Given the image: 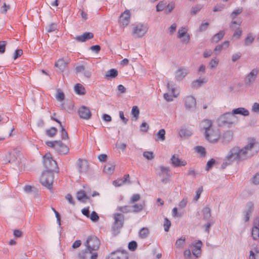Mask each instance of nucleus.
<instances>
[{"instance_id": "1", "label": "nucleus", "mask_w": 259, "mask_h": 259, "mask_svg": "<svg viewBox=\"0 0 259 259\" xmlns=\"http://www.w3.org/2000/svg\"><path fill=\"white\" fill-rule=\"evenodd\" d=\"M257 143L253 139H251L248 143L242 148L235 147L230 151L225 159V163L230 164L236 161L240 162L255 155L258 151Z\"/></svg>"}, {"instance_id": "2", "label": "nucleus", "mask_w": 259, "mask_h": 259, "mask_svg": "<svg viewBox=\"0 0 259 259\" xmlns=\"http://www.w3.org/2000/svg\"><path fill=\"white\" fill-rule=\"evenodd\" d=\"M155 171L156 175L161 178V181L163 183L166 184L170 181L171 172L168 167L159 166L155 168Z\"/></svg>"}, {"instance_id": "3", "label": "nucleus", "mask_w": 259, "mask_h": 259, "mask_svg": "<svg viewBox=\"0 0 259 259\" xmlns=\"http://www.w3.org/2000/svg\"><path fill=\"white\" fill-rule=\"evenodd\" d=\"M148 30L147 24L139 23L133 25L132 35L136 38H140L146 34Z\"/></svg>"}, {"instance_id": "4", "label": "nucleus", "mask_w": 259, "mask_h": 259, "mask_svg": "<svg viewBox=\"0 0 259 259\" xmlns=\"http://www.w3.org/2000/svg\"><path fill=\"white\" fill-rule=\"evenodd\" d=\"M54 179V175L53 172L46 171L42 174L40 182L43 186L46 187L49 190H51Z\"/></svg>"}, {"instance_id": "5", "label": "nucleus", "mask_w": 259, "mask_h": 259, "mask_svg": "<svg viewBox=\"0 0 259 259\" xmlns=\"http://www.w3.org/2000/svg\"><path fill=\"white\" fill-rule=\"evenodd\" d=\"M21 157L20 151L17 149H14L5 156L3 161L5 163L12 162L17 164L19 162V159H20Z\"/></svg>"}, {"instance_id": "6", "label": "nucleus", "mask_w": 259, "mask_h": 259, "mask_svg": "<svg viewBox=\"0 0 259 259\" xmlns=\"http://www.w3.org/2000/svg\"><path fill=\"white\" fill-rule=\"evenodd\" d=\"M100 245L99 239L95 236L89 237L86 242V246L90 253L93 251H97L99 249Z\"/></svg>"}, {"instance_id": "7", "label": "nucleus", "mask_w": 259, "mask_h": 259, "mask_svg": "<svg viewBox=\"0 0 259 259\" xmlns=\"http://www.w3.org/2000/svg\"><path fill=\"white\" fill-rule=\"evenodd\" d=\"M44 164L47 169V171L52 172L58 168L56 161L52 158L50 153H47L44 156Z\"/></svg>"}, {"instance_id": "8", "label": "nucleus", "mask_w": 259, "mask_h": 259, "mask_svg": "<svg viewBox=\"0 0 259 259\" xmlns=\"http://www.w3.org/2000/svg\"><path fill=\"white\" fill-rule=\"evenodd\" d=\"M220 123L232 125L236 121V117L232 112H227L222 115L218 119Z\"/></svg>"}, {"instance_id": "9", "label": "nucleus", "mask_w": 259, "mask_h": 259, "mask_svg": "<svg viewBox=\"0 0 259 259\" xmlns=\"http://www.w3.org/2000/svg\"><path fill=\"white\" fill-rule=\"evenodd\" d=\"M184 105L186 110L193 112L196 108V100L193 96H187L184 98Z\"/></svg>"}, {"instance_id": "10", "label": "nucleus", "mask_w": 259, "mask_h": 259, "mask_svg": "<svg viewBox=\"0 0 259 259\" xmlns=\"http://www.w3.org/2000/svg\"><path fill=\"white\" fill-rule=\"evenodd\" d=\"M113 218L114 222L112 226V230L113 233L116 234L118 232V230L123 226L124 217L121 213H115L113 215Z\"/></svg>"}, {"instance_id": "11", "label": "nucleus", "mask_w": 259, "mask_h": 259, "mask_svg": "<svg viewBox=\"0 0 259 259\" xmlns=\"http://www.w3.org/2000/svg\"><path fill=\"white\" fill-rule=\"evenodd\" d=\"M259 70L257 68L252 69L244 77V83L247 85L252 84L256 80Z\"/></svg>"}, {"instance_id": "12", "label": "nucleus", "mask_w": 259, "mask_h": 259, "mask_svg": "<svg viewBox=\"0 0 259 259\" xmlns=\"http://www.w3.org/2000/svg\"><path fill=\"white\" fill-rule=\"evenodd\" d=\"M202 246V243L201 241L198 240L190 244L189 248L192 251V254L195 257H198L201 255Z\"/></svg>"}, {"instance_id": "13", "label": "nucleus", "mask_w": 259, "mask_h": 259, "mask_svg": "<svg viewBox=\"0 0 259 259\" xmlns=\"http://www.w3.org/2000/svg\"><path fill=\"white\" fill-rule=\"evenodd\" d=\"M205 137L210 142H215L220 138V132L218 129L212 128L204 133Z\"/></svg>"}, {"instance_id": "14", "label": "nucleus", "mask_w": 259, "mask_h": 259, "mask_svg": "<svg viewBox=\"0 0 259 259\" xmlns=\"http://www.w3.org/2000/svg\"><path fill=\"white\" fill-rule=\"evenodd\" d=\"M177 37L181 39L182 43L187 44L190 42V36L185 27H182L178 30Z\"/></svg>"}, {"instance_id": "15", "label": "nucleus", "mask_w": 259, "mask_h": 259, "mask_svg": "<svg viewBox=\"0 0 259 259\" xmlns=\"http://www.w3.org/2000/svg\"><path fill=\"white\" fill-rule=\"evenodd\" d=\"M189 70L187 67L181 66L175 72V79L177 81H182L189 73Z\"/></svg>"}, {"instance_id": "16", "label": "nucleus", "mask_w": 259, "mask_h": 259, "mask_svg": "<svg viewBox=\"0 0 259 259\" xmlns=\"http://www.w3.org/2000/svg\"><path fill=\"white\" fill-rule=\"evenodd\" d=\"M76 73H81L83 76L87 78H90L92 75V72L90 69L87 68L83 65H80L76 66L75 68Z\"/></svg>"}, {"instance_id": "17", "label": "nucleus", "mask_w": 259, "mask_h": 259, "mask_svg": "<svg viewBox=\"0 0 259 259\" xmlns=\"http://www.w3.org/2000/svg\"><path fill=\"white\" fill-rule=\"evenodd\" d=\"M251 235L254 240L259 239V218L254 219L251 230Z\"/></svg>"}, {"instance_id": "18", "label": "nucleus", "mask_w": 259, "mask_h": 259, "mask_svg": "<svg viewBox=\"0 0 259 259\" xmlns=\"http://www.w3.org/2000/svg\"><path fill=\"white\" fill-rule=\"evenodd\" d=\"M131 12L128 10H126L122 13L120 16L119 22L123 26H126L130 21Z\"/></svg>"}, {"instance_id": "19", "label": "nucleus", "mask_w": 259, "mask_h": 259, "mask_svg": "<svg viewBox=\"0 0 259 259\" xmlns=\"http://www.w3.org/2000/svg\"><path fill=\"white\" fill-rule=\"evenodd\" d=\"M78 114L81 118L88 120L91 116V113L89 108L86 106H82L78 110Z\"/></svg>"}, {"instance_id": "20", "label": "nucleus", "mask_w": 259, "mask_h": 259, "mask_svg": "<svg viewBox=\"0 0 259 259\" xmlns=\"http://www.w3.org/2000/svg\"><path fill=\"white\" fill-rule=\"evenodd\" d=\"M171 164L175 167L185 166L187 164V161L180 159L178 156L174 155L170 158Z\"/></svg>"}, {"instance_id": "21", "label": "nucleus", "mask_w": 259, "mask_h": 259, "mask_svg": "<svg viewBox=\"0 0 259 259\" xmlns=\"http://www.w3.org/2000/svg\"><path fill=\"white\" fill-rule=\"evenodd\" d=\"M200 130L204 132L205 133L207 131H209L212 127V121L209 119H204L200 123Z\"/></svg>"}, {"instance_id": "22", "label": "nucleus", "mask_w": 259, "mask_h": 259, "mask_svg": "<svg viewBox=\"0 0 259 259\" xmlns=\"http://www.w3.org/2000/svg\"><path fill=\"white\" fill-rule=\"evenodd\" d=\"M77 168L80 173H85L88 169V162L85 160L79 159L77 161Z\"/></svg>"}, {"instance_id": "23", "label": "nucleus", "mask_w": 259, "mask_h": 259, "mask_svg": "<svg viewBox=\"0 0 259 259\" xmlns=\"http://www.w3.org/2000/svg\"><path fill=\"white\" fill-rule=\"evenodd\" d=\"M94 37V35L91 32H85L80 35L76 36L75 39L79 42H84L87 40L92 38Z\"/></svg>"}, {"instance_id": "24", "label": "nucleus", "mask_w": 259, "mask_h": 259, "mask_svg": "<svg viewBox=\"0 0 259 259\" xmlns=\"http://www.w3.org/2000/svg\"><path fill=\"white\" fill-rule=\"evenodd\" d=\"M69 62L65 61L63 58L59 59L55 63V66L59 68L61 72H63Z\"/></svg>"}, {"instance_id": "25", "label": "nucleus", "mask_w": 259, "mask_h": 259, "mask_svg": "<svg viewBox=\"0 0 259 259\" xmlns=\"http://www.w3.org/2000/svg\"><path fill=\"white\" fill-rule=\"evenodd\" d=\"M167 88L168 91L170 92L172 95L173 97L177 98L180 94V89L174 87L171 82H168L167 84Z\"/></svg>"}, {"instance_id": "26", "label": "nucleus", "mask_w": 259, "mask_h": 259, "mask_svg": "<svg viewBox=\"0 0 259 259\" xmlns=\"http://www.w3.org/2000/svg\"><path fill=\"white\" fill-rule=\"evenodd\" d=\"M89 192L84 190H80L76 193V198L78 201L81 202H85L89 199L87 195Z\"/></svg>"}, {"instance_id": "27", "label": "nucleus", "mask_w": 259, "mask_h": 259, "mask_svg": "<svg viewBox=\"0 0 259 259\" xmlns=\"http://www.w3.org/2000/svg\"><path fill=\"white\" fill-rule=\"evenodd\" d=\"M232 113L234 114H240L244 116H247L249 115V111L243 107H239L234 109L232 110Z\"/></svg>"}, {"instance_id": "28", "label": "nucleus", "mask_w": 259, "mask_h": 259, "mask_svg": "<svg viewBox=\"0 0 259 259\" xmlns=\"http://www.w3.org/2000/svg\"><path fill=\"white\" fill-rule=\"evenodd\" d=\"M206 81L207 80L205 78H199L192 81L191 83V87L195 89L198 88L205 83Z\"/></svg>"}, {"instance_id": "29", "label": "nucleus", "mask_w": 259, "mask_h": 259, "mask_svg": "<svg viewBox=\"0 0 259 259\" xmlns=\"http://www.w3.org/2000/svg\"><path fill=\"white\" fill-rule=\"evenodd\" d=\"M59 146L56 149V151L61 154H66L69 152L68 147L63 144L61 141H60Z\"/></svg>"}, {"instance_id": "30", "label": "nucleus", "mask_w": 259, "mask_h": 259, "mask_svg": "<svg viewBox=\"0 0 259 259\" xmlns=\"http://www.w3.org/2000/svg\"><path fill=\"white\" fill-rule=\"evenodd\" d=\"M115 164L113 163H107L104 168V171L108 174H112L115 169Z\"/></svg>"}, {"instance_id": "31", "label": "nucleus", "mask_w": 259, "mask_h": 259, "mask_svg": "<svg viewBox=\"0 0 259 259\" xmlns=\"http://www.w3.org/2000/svg\"><path fill=\"white\" fill-rule=\"evenodd\" d=\"M145 206V202H142L140 203H137L134 204L132 207L133 209L132 210V212L137 213L141 211Z\"/></svg>"}, {"instance_id": "32", "label": "nucleus", "mask_w": 259, "mask_h": 259, "mask_svg": "<svg viewBox=\"0 0 259 259\" xmlns=\"http://www.w3.org/2000/svg\"><path fill=\"white\" fill-rule=\"evenodd\" d=\"M74 89L75 92L78 95H83L85 93L84 88L80 83L76 84L74 87Z\"/></svg>"}, {"instance_id": "33", "label": "nucleus", "mask_w": 259, "mask_h": 259, "mask_svg": "<svg viewBox=\"0 0 259 259\" xmlns=\"http://www.w3.org/2000/svg\"><path fill=\"white\" fill-rule=\"evenodd\" d=\"M255 39V36H254L252 33H249L247 34L246 37L244 40V45L246 46H249L251 45L253 42L254 41Z\"/></svg>"}, {"instance_id": "34", "label": "nucleus", "mask_w": 259, "mask_h": 259, "mask_svg": "<svg viewBox=\"0 0 259 259\" xmlns=\"http://www.w3.org/2000/svg\"><path fill=\"white\" fill-rule=\"evenodd\" d=\"M225 35L224 31H220L215 34L211 38V41L213 43H217L223 38Z\"/></svg>"}, {"instance_id": "35", "label": "nucleus", "mask_w": 259, "mask_h": 259, "mask_svg": "<svg viewBox=\"0 0 259 259\" xmlns=\"http://www.w3.org/2000/svg\"><path fill=\"white\" fill-rule=\"evenodd\" d=\"M118 75V71L116 69H111L107 71L105 74L107 78H115Z\"/></svg>"}, {"instance_id": "36", "label": "nucleus", "mask_w": 259, "mask_h": 259, "mask_svg": "<svg viewBox=\"0 0 259 259\" xmlns=\"http://www.w3.org/2000/svg\"><path fill=\"white\" fill-rule=\"evenodd\" d=\"M203 219L205 221H209L211 217L210 209L208 207H205L203 209Z\"/></svg>"}, {"instance_id": "37", "label": "nucleus", "mask_w": 259, "mask_h": 259, "mask_svg": "<svg viewBox=\"0 0 259 259\" xmlns=\"http://www.w3.org/2000/svg\"><path fill=\"white\" fill-rule=\"evenodd\" d=\"M149 234V230L147 228L144 227L142 228L139 232V236L141 238L144 239L147 238Z\"/></svg>"}, {"instance_id": "38", "label": "nucleus", "mask_w": 259, "mask_h": 259, "mask_svg": "<svg viewBox=\"0 0 259 259\" xmlns=\"http://www.w3.org/2000/svg\"><path fill=\"white\" fill-rule=\"evenodd\" d=\"M165 131L164 129L160 130L156 134V141H164L165 140Z\"/></svg>"}, {"instance_id": "39", "label": "nucleus", "mask_w": 259, "mask_h": 259, "mask_svg": "<svg viewBox=\"0 0 259 259\" xmlns=\"http://www.w3.org/2000/svg\"><path fill=\"white\" fill-rule=\"evenodd\" d=\"M126 258L125 254L122 252L112 253L111 255V259H124Z\"/></svg>"}, {"instance_id": "40", "label": "nucleus", "mask_w": 259, "mask_h": 259, "mask_svg": "<svg viewBox=\"0 0 259 259\" xmlns=\"http://www.w3.org/2000/svg\"><path fill=\"white\" fill-rule=\"evenodd\" d=\"M254 209V205L253 203L251 202H248L245 207V209L244 212L247 213H249L250 214H251Z\"/></svg>"}, {"instance_id": "41", "label": "nucleus", "mask_w": 259, "mask_h": 259, "mask_svg": "<svg viewBox=\"0 0 259 259\" xmlns=\"http://www.w3.org/2000/svg\"><path fill=\"white\" fill-rule=\"evenodd\" d=\"M46 144L47 146L54 148L56 151L57 148L58 147L60 144V141H46Z\"/></svg>"}, {"instance_id": "42", "label": "nucleus", "mask_w": 259, "mask_h": 259, "mask_svg": "<svg viewBox=\"0 0 259 259\" xmlns=\"http://www.w3.org/2000/svg\"><path fill=\"white\" fill-rule=\"evenodd\" d=\"M219 63V60L217 57L213 58L209 63L210 68L214 69L217 68Z\"/></svg>"}, {"instance_id": "43", "label": "nucleus", "mask_w": 259, "mask_h": 259, "mask_svg": "<svg viewBox=\"0 0 259 259\" xmlns=\"http://www.w3.org/2000/svg\"><path fill=\"white\" fill-rule=\"evenodd\" d=\"M191 132L185 128H182L179 131V135L181 137H188L191 136Z\"/></svg>"}, {"instance_id": "44", "label": "nucleus", "mask_w": 259, "mask_h": 259, "mask_svg": "<svg viewBox=\"0 0 259 259\" xmlns=\"http://www.w3.org/2000/svg\"><path fill=\"white\" fill-rule=\"evenodd\" d=\"M249 259H259V250L255 249L254 252L250 250L249 252Z\"/></svg>"}, {"instance_id": "45", "label": "nucleus", "mask_w": 259, "mask_h": 259, "mask_svg": "<svg viewBox=\"0 0 259 259\" xmlns=\"http://www.w3.org/2000/svg\"><path fill=\"white\" fill-rule=\"evenodd\" d=\"M57 130L56 128L52 127L50 129L47 130L46 131V135L50 137H53L57 133Z\"/></svg>"}, {"instance_id": "46", "label": "nucleus", "mask_w": 259, "mask_h": 259, "mask_svg": "<svg viewBox=\"0 0 259 259\" xmlns=\"http://www.w3.org/2000/svg\"><path fill=\"white\" fill-rule=\"evenodd\" d=\"M166 7V3L163 1H160L156 6V11L161 12L164 10Z\"/></svg>"}, {"instance_id": "47", "label": "nucleus", "mask_w": 259, "mask_h": 259, "mask_svg": "<svg viewBox=\"0 0 259 259\" xmlns=\"http://www.w3.org/2000/svg\"><path fill=\"white\" fill-rule=\"evenodd\" d=\"M243 11L242 8H239L234 10L231 14V17L232 19H234L236 16L242 13Z\"/></svg>"}, {"instance_id": "48", "label": "nucleus", "mask_w": 259, "mask_h": 259, "mask_svg": "<svg viewBox=\"0 0 259 259\" xmlns=\"http://www.w3.org/2000/svg\"><path fill=\"white\" fill-rule=\"evenodd\" d=\"M186 240V238L184 237H181L179 239H177L176 242V245L178 248H181L183 246Z\"/></svg>"}, {"instance_id": "49", "label": "nucleus", "mask_w": 259, "mask_h": 259, "mask_svg": "<svg viewBox=\"0 0 259 259\" xmlns=\"http://www.w3.org/2000/svg\"><path fill=\"white\" fill-rule=\"evenodd\" d=\"M202 6L201 5H197L196 6H193L191 8V13L193 15L196 14L200 10L202 9Z\"/></svg>"}, {"instance_id": "50", "label": "nucleus", "mask_w": 259, "mask_h": 259, "mask_svg": "<svg viewBox=\"0 0 259 259\" xmlns=\"http://www.w3.org/2000/svg\"><path fill=\"white\" fill-rule=\"evenodd\" d=\"M170 226H171L170 221L167 218H165L164 220V224H163L164 231L165 232H168L169 231Z\"/></svg>"}, {"instance_id": "51", "label": "nucleus", "mask_w": 259, "mask_h": 259, "mask_svg": "<svg viewBox=\"0 0 259 259\" xmlns=\"http://www.w3.org/2000/svg\"><path fill=\"white\" fill-rule=\"evenodd\" d=\"M117 210L123 213L132 212L131 207L129 206H120L117 207Z\"/></svg>"}, {"instance_id": "52", "label": "nucleus", "mask_w": 259, "mask_h": 259, "mask_svg": "<svg viewBox=\"0 0 259 259\" xmlns=\"http://www.w3.org/2000/svg\"><path fill=\"white\" fill-rule=\"evenodd\" d=\"M143 156L148 160H152L154 158V154L151 151H145L143 152Z\"/></svg>"}, {"instance_id": "53", "label": "nucleus", "mask_w": 259, "mask_h": 259, "mask_svg": "<svg viewBox=\"0 0 259 259\" xmlns=\"http://www.w3.org/2000/svg\"><path fill=\"white\" fill-rule=\"evenodd\" d=\"M64 97L65 96L64 93L61 90H58L57 94L56 96L57 100L61 102L64 100Z\"/></svg>"}, {"instance_id": "54", "label": "nucleus", "mask_w": 259, "mask_h": 259, "mask_svg": "<svg viewBox=\"0 0 259 259\" xmlns=\"http://www.w3.org/2000/svg\"><path fill=\"white\" fill-rule=\"evenodd\" d=\"M61 128V137L63 140H67L68 139V136L67 132L65 130L64 126L62 125V126H60Z\"/></svg>"}, {"instance_id": "55", "label": "nucleus", "mask_w": 259, "mask_h": 259, "mask_svg": "<svg viewBox=\"0 0 259 259\" xmlns=\"http://www.w3.org/2000/svg\"><path fill=\"white\" fill-rule=\"evenodd\" d=\"M196 151L199 153L201 156H204L205 155V149L202 146H197L195 148Z\"/></svg>"}, {"instance_id": "56", "label": "nucleus", "mask_w": 259, "mask_h": 259, "mask_svg": "<svg viewBox=\"0 0 259 259\" xmlns=\"http://www.w3.org/2000/svg\"><path fill=\"white\" fill-rule=\"evenodd\" d=\"M140 195L139 194H134L132 195L130 199V202L131 203H134L138 201L140 199Z\"/></svg>"}, {"instance_id": "57", "label": "nucleus", "mask_w": 259, "mask_h": 259, "mask_svg": "<svg viewBox=\"0 0 259 259\" xmlns=\"http://www.w3.org/2000/svg\"><path fill=\"white\" fill-rule=\"evenodd\" d=\"M242 31L241 28L238 27L234 32L233 34V37L239 39L242 35Z\"/></svg>"}, {"instance_id": "58", "label": "nucleus", "mask_w": 259, "mask_h": 259, "mask_svg": "<svg viewBox=\"0 0 259 259\" xmlns=\"http://www.w3.org/2000/svg\"><path fill=\"white\" fill-rule=\"evenodd\" d=\"M175 7V3L173 2L169 3L166 6V12L167 13H170Z\"/></svg>"}, {"instance_id": "59", "label": "nucleus", "mask_w": 259, "mask_h": 259, "mask_svg": "<svg viewBox=\"0 0 259 259\" xmlns=\"http://www.w3.org/2000/svg\"><path fill=\"white\" fill-rule=\"evenodd\" d=\"M132 113L134 117L138 118L139 114V110L137 106H135L132 109Z\"/></svg>"}, {"instance_id": "60", "label": "nucleus", "mask_w": 259, "mask_h": 259, "mask_svg": "<svg viewBox=\"0 0 259 259\" xmlns=\"http://www.w3.org/2000/svg\"><path fill=\"white\" fill-rule=\"evenodd\" d=\"M251 111L259 114V103H254L251 106Z\"/></svg>"}, {"instance_id": "61", "label": "nucleus", "mask_w": 259, "mask_h": 259, "mask_svg": "<svg viewBox=\"0 0 259 259\" xmlns=\"http://www.w3.org/2000/svg\"><path fill=\"white\" fill-rule=\"evenodd\" d=\"M241 57V53L240 52H237L234 53L232 55L231 57V60L232 62H235L239 60Z\"/></svg>"}, {"instance_id": "62", "label": "nucleus", "mask_w": 259, "mask_h": 259, "mask_svg": "<svg viewBox=\"0 0 259 259\" xmlns=\"http://www.w3.org/2000/svg\"><path fill=\"white\" fill-rule=\"evenodd\" d=\"M57 28V24L56 23H52L48 26L47 30L48 32H51L56 30Z\"/></svg>"}, {"instance_id": "63", "label": "nucleus", "mask_w": 259, "mask_h": 259, "mask_svg": "<svg viewBox=\"0 0 259 259\" xmlns=\"http://www.w3.org/2000/svg\"><path fill=\"white\" fill-rule=\"evenodd\" d=\"M137 247V242L135 241H132L128 243V249L132 251H134Z\"/></svg>"}, {"instance_id": "64", "label": "nucleus", "mask_w": 259, "mask_h": 259, "mask_svg": "<svg viewBox=\"0 0 259 259\" xmlns=\"http://www.w3.org/2000/svg\"><path fill=\"white\" fill-rule=\"evenodd\" d=\"M252 182L255 185H259V173L256 174L251 179Z\"/></svg>"}]
</instances>
